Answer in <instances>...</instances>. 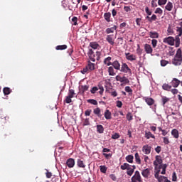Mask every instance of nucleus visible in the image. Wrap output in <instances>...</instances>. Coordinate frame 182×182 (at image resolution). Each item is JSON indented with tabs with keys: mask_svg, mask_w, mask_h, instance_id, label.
<instances>
[{
	"mask_svg": "<svg viewBox=\"0 0 182 182\" xmlns=\"http://www.w3.org/2000/svg\"><path fill=\"white\" fill-rule=\"evenodd\" d=\"M97 133L102 134L105 132V128L102 125L98 124L97 125Z\"/></svg>",
	"mask_w": 182,
	"mask_h": 182,
	"instance_id": "obj_33",
	"label": "nucleus"
},
{
	"mask_svg": "<svg viewBox=\"0 0 182 182\" xmlns=\"http://www.w3.org/2000/svg\"><path fill=\"white\" fill-rule=\"evenodd\" d=\"M108 73L109 76H115L116 75V73H114V67H109L108 68Z\"/></svg>",
	"mask_w": 182,
	"mask_h": 182,
	"instance_id": "obj_29",
	"label": "nucleus"
},
{
	"mask_svg": "<svg viewBox=\"0 0 182 182\" xmlns=\"http://www.w3.org/2000/svg\"><path fill=\"white\" fill-rule=\"evenodd\" d=\"M149 35V38H151L152 39H158L159 38V33L156 31H150Z\"/></svg>",
	"mask_w": 182,
	"mask_h": 182,
	"instance_id": "obj_21",
	"label": "nucleus"
},
{
	"mask_svg": "<svg viewBox=\"0 0 182 182\" xmlns=\"http://www.w3.org/2000/svg\"><path fill=\"white\" fill-rule=\"evenodd\" d=\"M95 64L92 63V62H90V61H88L87 65H86V67L88 68V70L90 72L95 70Z\"/></svg>",
	"mask_w": 182,
	"mask_h": 182,
	"instance_id": "obj_20",
	"label": "nucleus"
},
{
	"mask_svg": "<svg viewBox=\"0 0 182 182\" xmlns=\"http://www.w3.org/2000/svg\"><path fill=\"white\" fill-rule=\"evenodd\" d=\"M142 151L143 153H144V154H150V153H151V146H149V145H144L142 147Z\"/></svg>",
	"mask_w": 182,
	"mask_h": 182,
	"instance_id": "obj_14",
	"label": "nucleus"
},
{
	"mask_svg": "<svg viewBox=\"0 0 182 182\" xmlns=\"http://www.w3.org/2000/svg\"><path fill=\"white\" fill-rule=\"evenodd\" d=\"M155 14H159V15H161L163 14V10L160 8H157L155 11Z\"/></svg>",
	"mask_w": 182,
	"mask_h": 182,
	"instance_id": "obj_61",
	"label": "nucleus"
},
{
	"mask_svg": "<svg viewBox=\"0 0 182 182\" xmlns=\"http://www.w3.org/2000/svg\"><path fill=\"white\" fill-rule=\"evenodd\" d=\"M172 65H174V66H180L182 63V51L181 48H178L176 51V53L172 59L171 61Z\"/></svg>",
	"mask_w": 182,
	"mask_h": 182,
	"instance_id": "obj_1",
	"label": "nucleus"
},
{
	"mask_svg": "<svg viewBox=\"0 0 182 182\" xmlns=\"http://www.w3.org/2000/svg\"><path fill=\"white\" fill-rule=\"evenodd\" d=\"M90 124L89 118H86L83 122V126H89Z\"/></svg>",
	"mask_w": 182,
	"mask_h": 182,
	"instance_id": "obj_56",
	"label": "nucleus"
},
{
	"mask_svg": "<svg viewBox=\"0 0 182 182\" xmlns=\"http://www.w3.org/2000/svg\"><path fill=\"white\" fill-rule=\"evenodd\" d=\"M3 93L5 96L8 95H11V93H12V90H11V88L8 87H5L3 89Z\"/></svg>",
	"mask_w": 182,
	"mask_h": 182,
	"instance_id": "obj_28",
	"label": "nucleus"
},
{
	"mask_svg": "<svg viewBox=\"0 0 182 182\" xmlns=\"http://www.w3.org/2000/svg\"><path fill=\"white\" fill-rule=\"evenodd\" d=\"M93 113H94V114H96L97 116V117H99L100 119H102V117L103 116V114H102V113H101V110H100V107H97V108L94 109Z\"/></svg>",
	"mask_w": 182,
	"mask_h": 182,
	"instance_id": "obj_18",
	"label": "nucleus"
},
{
	"mask_svg": "<svg viewBox=\"0 0 182 182\" xmlns=\"http://www.w3.org/2000/svg\"><path fill=\"white\" fill-rule=\"evenodd\" d=\"M81 88L82 90V92H86L89 90V86L87 85H82Z\"/></svg>",
	"mask_w": 182,
	"mask_h": 182,
	"instance_id": "obj_62",
	"label": "nucleus"
},
{
	"mask_svg": "<svg viewBox=\"0 0 182 182\" xmlns=\"http://www.w3.org/2000/svg\"><path fill=\"white\" fill-rule=\"evenodd\" d=\"M87 103L93 105L94 106H97V101L96 100L90 99L87 100Z\"/></svg>",
	"mask_w": 182,
	"mask_h": 182,
	"instance_id": "obj_39",
	"label": "nucleus"
},
{
	"mask_svg": "<svg viewBox=\"0 0 182 182\" xmlns=\"http://www.w3.org/2000/svg\"><path fill=\"white\" fill-rule=\"evenodd\" d=\"M46 176L47 178H50L52 177V172H49V171L46 170Z\"/></svg>",
	"mask_w": 182,
	"mask_h": 182,
	"instance_id": "obj_63",
	"label": "nucleus"
},
{
	"mask_svg": "<svg viewBox=\"0 0 182 182\" xmlns=\"http://www.w3.org/2000/svg\"><path fill=\"white\" fill-rule=\"evenodd\" d=\"M124 11H125V12H131L132 9L130 8V6H124Z\"/></svg>",
	"mask_w": 182,
	"mask_h": 182,
	"instance_id": "obj_60",
	"label": "nucleus"
},
{
	"mask_svg": "<svg viewBox=\"0 0 182 182\" xmlns=\"http://www.w3.org/2000/svg\"><path fill=\"white\" fill-rule=\"evenodd\" d=\"M125 92H127V93H129V95H132V93H133V90H132L130 86H127L125 87Z\"/></svg>",
	"mask_w": 182,
	"mask_h": 182,
	"instance_id": "obj_45",
	"label": "nucleus"
},
{
	"mask_svg": "<svg viewBox=\"0 0 182 182\" xmlns=\"http://www.w3.org/2000/svg\"><path fill=\"white\" fill-rule=\"evenodd\" d=\"M165 9L168 11V12H171L173 10V3L171 1H168L165 6Z\"/></svg>",
	"mask_w": 182,
	"mask_h": 182,
	"instance_id": "obj_26",
	"label": "nucleus"
},
{
	"mask_svg": "<svg viewBox=\"0 0 182 182\" xmlns=\"http://www.w3.org/2000/svg\"><path fill=\"white\" fill-rule=\"evenodd\" d=\"M157 43H158V41L156 39H152L151 40V45H152V47L154 48H156L157 46Z\"/></svg>",
	"mask_w": 182,
	"mask_h": 182,
	"instance_id": "obj_48",
	"label": "nucleus"
},
{
	"mask_svg": "<svg viewBox=\"0 0 182 182\" xmlns=\"http://www.w3.org/2000/svg\"><path fill=\"white\" fill-rule=\"evenodd\" d=\"M117 82H120L121 83H129L130 80L127 79L126 77H121L120 75H117L115 77Z\"/></svg>",
	"mask_w": 182,
	"mask_h": 182,
	"instance_id": "obj_11",
	"label": "nucleus"
},
{
	"mask_svg": "<svg viewBox=\"0 0 182 182\" xmlns=\"http://www.w3.org/2000/svg\"><path fill=\"white\" fill-rule=\"evenodd\" d=\"M97 90H99V88H97V87H93L91 89L90 92L92 93V95H95V93H96Z\"/></svg>",
	"mask_w": 182,
	"mask_h": 182,
	"instance_id": "obj_51",
	"label": "nucleus"
},
{
	"mask_svg": "<svg viewBox=\"0 0 182 182\" xmlns=\"http://www.w3.org/2000/svg\"><path fill=\"white\" fill-rule=\"evenodd\" d=\"M143 100H144L145 103L148 106L151 107V109L156 113V111L157 110V104H156V100L150 97H144Z\"/></svg>",
	"mask_w": 182,
	"mask_h": 182,
	"instance_id": "obj_2",
	"label": "nucleus"
},
{
	"mask_svg": "<svg viewBox=\"0 0 182 182\" xmlns=\"http://www.w3.org/2000/svg\"><path fill=\"white\" fill-rule=\"evenodd\" d=\"M144 49L147 55H153V47L150 44H144Z\"/></svg>",
	"mask_w": 182,
	"mask_h": 182,
	"instance_id": "obj_8",
	"label": "nucleus"
},
{
	"mask_svg": "<svg viewBox=\"0 0 182 182\" xmlns=\"http://www.w3.org/2000/svg\"><path fill=\"white\" fill-rule=\"evenodd\" d=\"M90 46L92 49H97V48H99L100 45H99V43H97V42L94 41V42L90 43Z\"/></svg>",
	"mask_w": 182,
	"mask_h": 182,
	"instance_id": "obj_32",
	"label": "nucleus"
},
{
	"mask_svg": "<svg viewBox=\"0 0 182 182\" xmlns=\"http://www.w3.org/2000/svg\"><path fill=\"white\" fill-rule=\"evenodd\" d=\"M141 174L143 177H144L145 178H148L149 176H150V169L149 168L144 169V171H142Z\"/></svg>",
	"mask_w": 182,
	"mask_h": 182,
	"instance_id": "obj_22",
	"label": "nucleus"
},
{
	"mask_svg": "<svg viewBox=\"0 0 182 182\" xmlns=\"http://www.w3.org/2000/svg\"><path fill=\"white\" fill-rule=\"evenodd\" d=\"M114 39H116V37H114L113 34L107 35L106 38L107 42H108L109 45H112V46H114Z\"/></svg>",
	"mask_w": 182,
	"mask_h": 182,
	"instance_id": "obj_10",
	"label": "nucleus"
},
{
	"mask_svg": "<svg viewBox=\"0 0 182 182\" xmlns=\"http://www.w3.org/2000/svg\"><path fill=\"white\" fill-rule=\"evenodd\" d=\"M172 181H177V174L176 172H173L172 173Z\"/></svg>",
	"mask_w": 182,
	"mask_h": 182,
	"instance_id": "obj_54",
	"label": "nucleus"
},
{
	"mask_svg": "<svg viewBox=\"0 0 182 182\" xmlns=\"http://www.w3.org/2000/svg\"><path fill=\"white\" fill-rule=\"evenodd\" d=\"M135 161L137 164H141V160L140 159V156L137 152L135 154Z\"/></svg>",
	"mask_w": 182,
	"mask_h": 182,
	"instance_id": "obj_37",
	"label": "nucleus"
},
{
	"mask_svg": "<svg viewBox=\"0 0 182 182\" xmlns=\"http://www.w3.org/2000/svg\"><path fill=\"white\" fill-rule=\"evenodd\" d=\"M100 55H102V53L100 52L97 51L95 53V52L92 49H90L88 51V56H89L90 60H92V62H96V60H100Z\"/></svg>",
	"mask_w": 182,
	"mask_h": 182,
	"instance_id": "obj_3",
	"label": "nucleus"
},
{
	"mask_svg": "<svg viewBox=\"0 0 182 182\" xmlns=\"http://www.w3.org/2000/svg\"><path fill=\"white\" fill-rule=\"evenodd\" d=\"M129 167H130V164L124 163L123 165L121 166V170H127Z\"/></svg>",
	"mask_w": 182,
	"mask_h": 182,
	"instance_id": "obj_43",
	"label": "nucleus"
},
{
	"mask_svg": "<svg viewBox=\"0 0 182 182\" xmlns=\"http://www.w3.org/2000/svg\"><path fill=\"white\" fill-rule=\"evenodd\" d=\"M120 72H123L124 73H129L132 75V69L129 68V65L126 63H122Z\"/></svg>",
	"mask_w": 182,
	"mask_h": 182,
	"instance_id": "obj_7",
	"label": "nucleus"
},
{
	"mask_svg": "<svg viewBox=\"0 0 182 182\" xmlns=\"http://www.w3.org/2000/svg\"><path fill=\"white\" fill-rule=\"evenodd\" d=\"M167 4V0H158V5L161 6V5H166Z\"/></svg>",
	"mask_w": 182,
	"mask_h": 182,
	"instance_id": "obj_47",
	"label": "nucleus"
},
{
	"mask_svg": "<svg viewBox=\"0 0 182 182\" xmlns=\"http://www.w3.org/2000/svg\"><path fill=\"white\" fill-rule=\"evenodd\" d=\"M89 71L90 70L86 65V67L81 70V73H82V75H86V73H89Z\"/></svg>",
	"mask_w": 182,
	"mask_h": 182,
	"instance_id": "obj_46",
	"label": "nucleus"
},
{
	"mask_svg": "<svg viewBox=\"0 0 182 182\" xmlns=\"http://www.w3.org/2000/svg\"><path fill=\"white\" fill-rule=\"evenodd\" d=\"M111 65L116 70H120V63H119V60H115Z\"/></svg>",
	"mask_w": 182,
	"mask_h": 182,
	"instance_id": "obj_17",
	"label": "nucleus"
},
{
	"mask_svg": "<svg viewBox=\"0 0 182 182\" xmlns=\"http://www.w3.org/2000/svg\"><path fill=\"white\" fill-rule=\"evenodd\" d=\"M164 43H167L170 46H174V37L168 36L163 39Z\"/></svg>",
	"mask_w": 182,
	"mask_h": 182,
	"instance_id": "obj_4",
	"label": "nucleus"
},
{
	"mask_svg": "<svg viewBox=\"0 0 182 182\" xmlns=\"http://www.w3.org/2000/svg\"><path fill=\"white\" fill-rule=\"evenodd\" d=\"M167 65H168V61L166 60H161V66H167Z\"/></svg>",
	"mask_w": 182,
	"mask_h": 182,
	"instance_id": "obj_49",
	"label": "nucleus"
},
{
	"mask_svg": "<svg viewBox=\"0 0 182 182\" xmlns=\"http://www.w3.org/2000/svg\"><path fill=\"white\" fill-rule=\"evenodd\" d=\"M119 137H120V135L118 133H115L112 135V139H113L114 140L119 139Z\"/></svg>",
	"mask_w": 182,
	"mask_h": 182,
	"instance_id": "obj_53",
	"label": "nucleus"
},
{
	"mask_svg": "<svg viewBox=\"0 0 182 182\" xmlns=\"http://www.w3.org/2000/svg\"><path fill=\"white\" fill-rule=\"evenodd\" d=\"M166 168H167V164H165L159 165L157 167V169H155V173H156V171H159V173H160L161 170H162L161 172V174L164 175V174H166Z\"/></svg>",
	"mask_w": 182,
	"mask_h": 182,
	"instance_id": "obj_12",
	"label": "nucleus"
},
{
	"mask_svg": "<svg viewBox=\"0 0 182 182\" xmlns=\"http://www.w3.org/2000/svg\"><path fill=\"white\" fill-rule=\"evenodd\" d=\"M171 135L173 136V137H174V139H178V137L180 136L178 134V130H177V129H172Z\"/></svg>",
	"mask_w": 182,
	"mask_h": 182,
	"instance_id": "obj_25",
	"label": "nucleus"
},
{
	"mask_svg": "<svg viewBox=\"0 0 182 182\" xmlns=\"http://www.w3.org/2000/svg\"><path fill=\"white\" fill-rule=\"evenodd\" d=\"M171 85L167 84V83H164L162 85V89H164V90H167L168 92L170 91L171 90Z\"/></svg>",
	"mask_w": 182,
	"mask_h": 182,
	"instance_id": "obj_34",
	"label": "nucleus"
},
{
	"mask_svg": "<svg viewBox=\"0 0 182 182\" xmlns=\"http://www.w3.org/2000/svg\"><path fill=\"white\" fill-rule=\"evenodd\" d=\"M72 22H73V25L75 26L77 25V17L76 16L73 17Z\"/></svg>",
	"mask_w": 182,
	"mask_h": 182,
	"instance_id": "obj_55",
	"label": "nucleus"
},
{
	"mask_svg": "<svg viewBox=\"0 0 182 182\" xmlns=\"http://www.w3.org/2000/svg\"><path fill=\"white\" fill-rule=\"evenodd\" d=\"M126 160L127 161H128V163H133V160L134 159V157L133 156V155H128L126 156Z\"/></svg>",
	"mask_w": 182,
	"mask_h": 182,
	"instance_id": "obj_38",
	"label": "nucleus"
},
{
	"mask_svg": "<svg viewBox=\"0 0 182 182\" xmlns=\"http://www.w3.org/2000/svg\"><path fill=\"white\" fill-rule=\"evenodd\" d=\"M133 180H136V181L141 182V176H140V172L136 171L134 175L132 176Z\"/></svg>",
	"mask_w": 182,
	"mask_h": 182,
	"instance_id": "obj_16",
	"label": "nucleus"
},
{
	"mask_svg": "<svg viewBox=\"0 0 182 182\" xmlns=\"http://www.w3.org/2000/svg\"><path fill=\"white\" fill-rule=\"evenodd\" d=\"M159 174H160V170L156 171L154 174L155 178H156V180H158L159 182H165L167 177L164 176H160Z\"/></svg>",
	"mask_w": 182,
	"mask_h": 182,
	"instance_id": "obj_5",
	"label": "nucleus"
},
{
	"mask_svg": "<svg viewBox=\"0 0 182 182\" xmlns=\"http://www.w3.org/2000/svg\"><path fill=\"white\" fill-rule=\"evenodd\" d=\"M176 32L178 33V36H181L182 35V28L181 27H176Z\"/></svg>",
	"mask_w": 182,
	"mask_h": 182,
	"instance_id": "obj_52",
	"label": "nucleus"
},
{
	"mask_svg": "<svg viewBox=\"0 0 182 182\" xmlns=\"http://www.w3.org/2000/svg\"><path fill=\"white\" fill-rule=\"evenodd\" d=\"M104 116L107 120L112 119V112L109 109H106L104 113Z\"/></svg>",
	"mask_w": 182,
	"mask_h": 182,
	"instance_id": "obj_19",
	"label": "nucleus"
},
{
	"mask_svg": "<svg viewBox=\"0 0 182 182\" xmlns=\"http://www.w3.org/2000/svg\"><path fill=\"white\" fill-rule=\"evenodd\" d=\"M127 119L128 120V122H132V120H133V114H132V112H128L127 114Z\"/></svg>",
	"mask_w": 182,
	"mask_h": 182,
	"instance_id": "obj_42",
	"label": "nucleus"
},
{
	"mask_svg": "<svg viewBox=\"0 0 182 182\" xmlns=\"http://www.w3.org/2000/svg\"><path fill=\"white\" fill-rule=\"evenodd\" d=\"M100 170L101 173H103V174H106V171H107V167H106V166H100Z\"/></svg>",
	"mask_w": 182,
	"mask_h": 182,
	"instance_id": "obj_41",
	"label": "nucleus"
},
{
	"mask_svg": "<svg viewBox=\"0 0 182 182\" xmlns=\"http://www.w3.org/2000/svg\"><path fill=\"white\" fill-rule=\"evenodd\" d=\"M159 166L163 165V159H161V156L156 155V160L154 161V166H155V170H157V167Z\"/></svg>",
	"mask_w": 182,
	"mask_h": 182,
	"instance_id": "obj_6",
	"label": "nucleus"
},
{
	"mask_svg": "<svg viewBox=\"0 0 182 182\" xmlns=\"http://www.w3.org/2000/svg\"><path fill=\"white\" fill-rule=\"evenodd\" d=\"M112 57H107L106 58L104 59V65H106L107 66H110L112 65Z\"/></svg>",
	"mask_w": 182,
	"mask_h": 182,
	"instance_id": "obj_24",
	"label": "nucleus"
},
{
	"mask_svg": "<svg viewBox=\"0 0 182 182\" xmlns=\"http://www.w3.org/2000/svg\"><path fill=\"white\" fill-rule=\"evenodd\" d=\"M180 36H176L175 38H174V42H175V47L176 48H180Z\"/></svg>",
	"mask_w": 182,
	"mask_h": 182,
	"instance_id": "obj_23",
	"label": "nucleus"
},
{
	"mask_svg": "<svg viewBox=\"0 0 182 182\" xmlns=\"http://www.w3.org/2000/svg\"><path fill=\"white\" fill-rule=\"evenodd\" d=\"M75 96V90H69L68 91V97H70L71 99H73V97H74Z\"/></svg>",
	"mask_w": 182,
	"mask_h": 182,
	"instance_id": "obj_40",
	"label": "nucleus"
},
{
	"mask_svg": "<svg viewBox=\"0 0 182 182\" xmlns=\"http://www.w3.org/2000/svg\"><path fill=\"white\" fill-rule=\"evenodd\" d=\"M104 18L107 22H110V18H112V14L110 12L105 13Z\"/></svg>",
	"mask_w": 182,
	"mask_h": 182,
	"instance_id": "obj_31",
	"label": "nucleus"
},
{
	"mask_svg": "<svg viewBox=\"0 0 182 182\" xmlns=\"http://www.w3.org/2000/svg\"><path fill=\"white\" fill-rule=\"evenodd\" d=\"M65 103H68V104L72 103V98H70V97L67 96L65 100Z\"/></svg>",
	"mask_w": 182,
	"mask_h": 182,
	"instance_id": "obj_59",
	"label": "nucleus"
},
{
	"mask_svg": "<svg viewBox=\"0 0 182 182\" xmlns=\"http://www.w3.org/2000/svg\"><path fill=\"white\" fill-rule=\"evenodd\" d=\"M122 106H123V102H122L120 100L117 101V107L120 109Z\"/></svg>",
	"mask_w": 182,
	"mask_h": 182,
	"instance_id": "obj_64",
	"label": "nucleus"
},
{
	"mask_svg": "<svg viewBox=\"0 0 182 182\" xmlns=\"http://www.w3.org/2000/svg\"><path fill=\"white\" fill-rule=\"evenodd\" d=\"M66 165L68 167H69V168L75 167V159L72 158L68 159L66 161Z\"/></svg>",
	"mask_w": 182,
	"mask_h": 182,
	"instance_id": "obj_15",
	"label": "nucleus"
},
{
	"mask_svg": "<svg viewBox=\"0 0 182 182\" xmlns=\"http://www.w3.org/2000/svg\"><path fill=\"white\" fill-rule=\"evenodd\" d=\"M151 5L152 8H157V0H152Z\"/></svg>",
	"mask_w": 182,
	"mask_h": 182,
	"instance_id": "obj_50",
	"label": "nucleus"
},
{
	"mask_svg": "<svg viewBox=\"0 0 182 182\" xmlns=\"http://www.w3.org/2000/svg\"><path fill=\"white\" fill-rule=\"evenodd\" d=\"M180 84L181 81L177 78H173L172 81L171 82V86L174 88L178 87V86H180Z\"/></svg>",
	"mask_w": 182,
	"mask_h": 182,
	"instance_id": "obj_13",
	"label": "nucleus"
},
{
	"mask_svg": "<svg viewBox=\"0 0 182 182\" xmlns=\"http://www.w3.org/2000/svg\"><path fill=\"white\" fill-rule=\"evenodd\" d=\"M167 102H170V98L167 97H162L163 106H164Z\"/></svg>",
	"mask_w": 182,
	"mask_h": 182,
	"instance_id": "obj_44",
	"label": "nucleus"
},
{
	"mask_svg": "<svg viewBox=\"0 0 182 182\" xmlns=\"http://www.w3.org/2000/svg\"><path fill=\"white\" fill-rule=\"evenodd\" d=\"M145 137L147 140H149V139H156V136H154V134L147 131L145 132Z\"/></svg>",
	"mask_w": 182,
	"mask_h": 182,
	"instance_id": "obj_27",
	"label": "nucleus"
},
{
	"mask_svg": "<svg viewBox=\"0 0 182 182\" xmlns=\"http://www.w3.org/2000/svg\"><path fill=\"white\" fill-rule=\"evenodd\" d=\"M164 144H168L170 143V140L168 137H163Z\"/></svg>",
	"mask_w": 182,
	"mask_h": 182,
	"instance_id": "obj_58",
	"label": "nucleus"
},
{
	"mask_svg": "<svg viewBox=\"0 0 182 182\" xmlns=\"http://www.w3.org/2000/svg\"><path fill=\"white\" fill-rule=\"evenodd\" d=\"M56 50H65V49H68V46L62 45V46H57L55 47Z\"/></svg>",
	"mask_w": 182,
	"mask_h": 182,
	"instance_id": "obj_36",
	"label": "nucleus"
},
{
	"mask_svg": "<svg viewBox=\"0 0 182 182\" xmlns=\"http://www.w3.org/2000/svg\"><path fill=\"white\" fill-rule=\"evenodd\" d=\"M127 170V174L128 176H133V173H134V169H132V166L129 165V167H128Z\"/></svg>",
	"mask_w": 182,
	"mask_h": 182,
	"instance_id": "obj_35",
	"label": "nucleus"
},
{
	"mask_svg": "<svg viewBox=\"0 0 182 182\" xmlns=\"http://www.w3.org/2000/svg\"><path fill=\"white\" fill-rule=\"evenodd\" d=\"M77 165L78 166V167H80L81 168H85V167H86L85 162H83V161H82L80 159H77Z\"/></svg>",
	"mask_w": 182,
	"mask_h": 182,
	"instance_id": "obj_30",
	"label": "nucleus"
},
{
	"mask_svg": "<svg viewBox=\"0 0 182 182\" xmlns=\"http://www.w3.org/2000/svg\"><path fill=\"white\" fill-rule=\"evenodd\" d=\"M125 57L127 60L130 62H133L134 60H137V57L134 54H132L130 53H125Z\"/></svg>",
	"mask_w": 182,
	"mask_h": 182,
	"instance_id": "obj_9",
	"label": "nucleus"
},
{
	"mask_svg": "<svg viewBox=\"0 0 182 182\" xmlns=\"http://www.w3.org/2000/svg\"><path fill=\"white\" fill-rule=\"evenodd\" d=\"M105 32H106V33L109 34V33H113V32H114V31H113V28H112V27H111V28H107L105 30Z\"/></svg>",
	"mask_w": 182,
	"mask_h": 182,
	"instance_id": "obj_57",
	"label": "nucleus"
}]
</instances>
